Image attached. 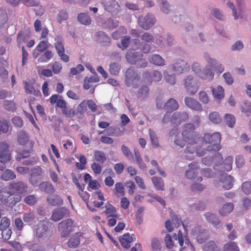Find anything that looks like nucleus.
I'll return each instance as SVG.
<instances>
[{
  "instance_id": "f257e3e1",
  "label": "nucleus",
  "mask_w": 251,
  "mask_h": 251,
  "mask_svg": "<svg viewBox=\"0 0 251 251\" xmlns=\"http://www.w3.org/2000/svg\"><path fill=\"white\" fill-rule=\"evenodd\" d=\"M195 125L192 123L185 125L181 135L187 140V146L184 150V157L186 159L192 160L193 154L196 152L199 156H202L205 153V151L199 147L197 145L198 139L195 136L194 131Z\"/></svg>"
},
{
  "instance_id": "f03ea898",
  "label": "nucleus",
  "mask_w": 251,
  "mask_h": 251,
  "mask_svg": "<svg viewBox=\"0 0 251 251\" xmlns=\"http://www.w3.org/2000/svg\"><path fill=\"white\" fill-rule=\"evenodd\" d=\"M33 234L34 237L39 241L49 239L51 233L49 230L48 222L44 220L40 221L33 228Z\"/></svg>"
},
{
  "instance_id": "7ed1b4c3",
  "label": "nucleus",
  "mask_w": 251,
  "mask_h": 251,
  "mask_svg": "<svg viewBox=\"0 0 251 251\" xmlns=\"http://www.w3.org/2000/svg\"><path fill=\"white\" fill-rule=\"evenodd\" d=\"M236 6L234 3L229 0L226 3V6L232 10V15L234 19L237 20L239 18H242L246 11V5L245 0H235Z\"/></svg>"
},
{
  "instance_id": "20e7f679",
  "label": "nucleus",
  "mask_w": 251,
  "mask_h": 251,
  "mask_svg": "<svg viewBox=\"0 0 251 251\" xmlns=\"http://www.w3.org/2000/svg\"><path fill=\"white\" fill-rule=\"evenodd\" d=\"M221 135L219 132H215L212 134L205 133L203 137V141L206 144H209L207 151H217L221 149L220 142Z\"/></svg>"
},
{
  "instance_id": "39448f33",
  "label": "nucleus",
  "mask_w": 251,
  "mask_h": 251,
  "mask_svg": "<svg viewBox=\"0 0 251 251\" xmlns=\"http://www.w3.org/2000/svg\"><path fill=\"white\" fill-rule=\"evenodd\" d=\"M200 85L199 79L192 75H187L184 80V87L189 95H195L197 92Z\"/></svg>"
},
{
  "instance_id": "423d86ee",
  "label": "nucleus",
  "mask_w": 251,
  "mask_h": 251,
  "mask_svg": "<svg viewBox=\"0 0 251 251\" xmlns=\"http://www.w3.org/2000/svg\"><path fill=\"white\" fill-rule=\"evenodd\" d=\"M101 4L104 9L113 16L117 15L121 10V6L117 0H102Z\"/></svg>"
},
{
  "instance_id": "0eeeda50",
  "label": "nucleus",
  "mask_w": 251,
  "mask_h": 251,
  "mask_svg": "<svg viewBox=\"0 0 251 251\" xmlns=\"http://www.w3.org/2000/svg\"><path fill=\"white\" fill-rule=\"evenodd\" d=\"M173 237L177 240L180 246L183 249L188 248L190 251H195V248L190 241L186 234H183L179 230L177 233L173 234Z\"/></svg>"
},
{
  "instance_id": "6e6552de",
  "label": "nucleus",
  "mask_w": 251,
  "mask_h": 251,
  "mask_svg": "<svg viewBox=\"0 0 251 251\" xmlns=\"http://www.w3.org/2000/svg\"><path fill=\"white\" fill-rule=\"evenodd\" d=\"M140 76L132 68H128L125 74V83L127 87L132 85L137 88L139 81Z\"/></svg>"
},
{
  "instance_id": "1a4fd4ad",
  "label": "nucleus",
  "mask_w": 251,
  "mask_h": 251,
  "mask_svg": "<svg viewBox=\"0 0 251 251\" xmlns=\"http://www.w3.org/2000/svg\"><path fill=\"white\" fill-rule=\"evenodd\" d=\"M191 233L195 236L196 240L199 244L205 242L209 237L208 231L200 226L193 227L191 230Z\"/></svg>"
},
{
  "instance_id": "9d476101",
  "label": "nucleus",
  "mask_w": 251,
  "mask_h": 251,
  "mask_svg": "<svg viewBox=\"0 0 251 251\" xmlns=\"http://www.w3.org/2000/svg\"><path fill=\"white\" fill-rule=\"evenodd\" d=\"M156 23L154 16L151 13H148L146 15L141 16L138 18V24L145 30H148Z\"/></svg>"
},
{
  "instance_id": "9b49d317",
  "label": "nucleus",
  "mask_w": 251,
  "mask_h": 251,
  "mask_svg": "<svg viewBox=\"0 0 251 251\" xmlns=\"http://www.w3.org/2000/svg\"><path fill=\"white\" fill-rule=\"evenodd\" d=\"M73 224V221L70 219L64 220L59 223L58 228L62 237H67L72 232Z\"/></svg>"
},
{
  "instance_id": "f8f14e48",
  "label": "nucleus",
  "mask_w": 251,
  "mask_h": 251,
  "mask_svg": "<svg viewBox=\"0 0 251 251\" xmlns=\"http://www.w3.org/2000/svg\"><path fill=\"white\" fill-rule=\"evenodd\" d=\"M11 159L9 145L6 142H0V163H6Z\"/></svg>"
},
{
  "instance_id": "ddd939ff",
  "label": "nucleus",
  "mask_w": 251,
  "mask_h": 251,
  "mask_svg": "<svg viewBox=\"0 0 251 251\" xmlns=\"http://www.w3.org/2000/svg\"><path fill=\"white\" fill-rule=\"evenodd\" d=\"M0 200L6 206H12L14 205V194L5 188L0 192Z\"/></svg>"
},
{
  "instance_id": "4468645a",
  "label": "nucleus",
  "mask_w": 251,
  "mask_h": 251,
  "mask_svg": "<svg viewBox=\"0 0 251 251\" xmlns=\"http://www.w3.org/2000/svg\"><path fill=\"white\" fill-rule=\"evenodd\" d=\"M172 70L177 74H181L189 70V65L183 59H178L171 66Z\"/></svg>"
},
{
  "instance_id": "2eb2a0df",
  "label": "nucleus",
  "mask_w": 251,
  "mask_h": 251,
  "mask_svg": "<svg viewBox=\"0 0 251 251\" xmlns=\"http://www.w3.org/2000/svg\"><path fill=\"white\" fill-rule=\"evenodd\" d=\"M70 214L69 210L63 207L53 209L52 211V215L50 220L54 222H57L63 219L65 216Z\"/></svg>"
},
{
  "instance_id": "dca6fc26",
  "label": "nucleus",
  "mask_w": 251,
  "mask_h": 251,
  "mask_svg": "<svg viewBox=\"0 0 251 251\" xmlns=\"http://www.w3.org/2000/svg\"><path fill=\"white\" fill-rule=\"evenodd\" d=\"M143 77L148 82L151 84L153 81H160L162 78V75L160 72L156 70L151 72L146 71L143 74Z\"/></svg>"
},
{
  "instance_id": "f3484780",
  "label": "nucleus",
  "mask_w": 251,
  "mask_h": 251,
  "mask_svg": "<svg viewBox=\"0 0 251 251\" xmlns=\"http://www.w3.org/2000/svg\"><path fill=\"white\" fill-rule=\"evenodd\" d=\"M17 141L18 143L22 146L28 145L30 148L32 149L34 142L29 139L28 133L24 130H20L17 134Z\"/></svg>"
},
{
  "instance_id": "a211bd4d",
  "label": "nucleus",
  "mask_w": 251,
  "mask_h": 251,
  "mask_svg": "<svg viewBox=\"0 0 251 251\" xmlns=\"http://www.w3.org/2000/svg\"><path fill=\"white\" fill-rule=\"evenodd\" d=\"M189 118L188 114L185 111L175 112L171 119V123L175 125L178 126L187 120Z\"/></svg>"
},
{
  "instance_id": "6ab92c4d",
  "label": "nucleus",
  "mask_w": 251,
  "mask_h": 251,
  "mask_svg": "<svg viewBox=\"0 0 251 251\" xmlns=\"http://www.w3.org/2000/svg\"><path fill=\"white\" fill-rule=\"evenodd\" d=\"M200 168L198 163L196 162L190 163L188 165V169L185 172V177L190 179L195 178L198 174V170Z\"/></svg>"
},
{
  "instance_id": "aec40b11",
  "label": "nucleus",
  "mask_w": 251,
  "mask_h": 251,
  "mask_svg": "<svg viewBox=\"0 0 251 251\" xmlns=\"http://www.w3.org/2000/svg\"><path fill=\"white\" fill-rule=\"evenodd\" d=\"M184 102L187 107L197 111L201 112L203 110L201 104L196 100L189 97L184 99Z\"/></svg>"
},
{
  "instance_id": "412c9836",
  "label": "nucleus",
  "mask_w": 251,
  "mask_h": 251,
  "mask_svg": "<svg viewBox=\"0 0 251 251\" xmlns=\"http://www.w3.org/2000/svg\"><path fill=\"white\" fill-rule=\"evenodd\" d=\"M143 54L140 52H136L134 50H129L127 51L126 58L128 63L131 64H136Z\"/></svg>"
},
{
  "instance_id": "4be33fe9",
  "label": "nucleus",
  "mask_w": 251,
  "mask_h": 251,
  "mask_svg": "<svg viewBox=\"0 0 251 251\" xmlns=\"http://www.w3.org/2000/svg\"><path fill=\"white\" fill-rule=\"evenodd\" d=\"M220 182L223 183V187L224 189L229 190L233 185L234 178L231 176L223 174L221 177Z\"/></svg>"
},
{
  "instance_id": "5701e85b",
  "label": "nucleus",
  "mask_w": 251,
  "mask_h": 251,
  "mask_svg": "<svg viewBox=\"0 0 251 251\" xmlns=\"http://www.w3.org/2000/svg\"><path fill=\"white\" fill-rule=\"evenodd\" d=\"M214 73L209 65L205 66L201 73L200 77L203 80L211 81L213 79Z\"/></svg>"
},
{
  "instance_id": "b1692460",
  "label": "nucleus",
  "mask_w": 251,
  "mask_h": 251,
  "mask_svg": "<svg viewBox=\"0 0 251 251\" xmlns=\"http://www.w3.org/2000/svg\"><path fill=\"white\" fill-rule=\"evenodd\" d=\"M135 239V236L134 234L130 235L129 233L124 234L120 239V242L124 248L128 249L130 247V244Z\"/></svg>"
},
{
  "instance_id": "393cba45",
  "label": "nucleus",
  "mask_w": 251,
  "mask_h": 251,
  "mask_svg": "<svg viewBox=\"0 0 251 251\" xmlns=\"http://www.w3.org/2000/svg\"><path fill=\"white\" fill-rule=\"evenodd\" d=\"M212 95L217 100H222L225 97V90L223 87L218 85L215 87H211Z\"/></svg>"
},
{
  "instance_id": "a878e982",
  "label": "nucleus",
  "mask_w": 251,
  "mask_h": 251,
  "mask_svg": "<svg viewBox=\"0 0 251 251\" xmlns=\"http://www.w3.org/2000/svg\"><path fill=\"white\" fill-rule=\"evenodd\" d=\"M203 251H220V247L213 240L206 242L202 246Z\"/></svg>"
},
{
  "instance_id": "bb28decb",
  "label": "nucleus",
  "mask_w": 251,
  "mask_h": 251,
  "mask_svg": "<svg viewBox=\"0 0 251 251\" xmlns=\"http://www.w3.org/2000/svg\"><path fill=\"white\" fill-rule=\"evenodd\" d=\"M99 81V78L97 74H95L90 77H86L84 79L83 88L86 90H88L92 86L93 83L97 82Z\"/></svg>"
},
{
  "instance_id": "cd10ccee",
  "label": "nucleus",
  "mask_w": 251,
  "mask_h": 251,
  "mask_svg": "<svg viewBox=\"0 0 251 251\" xmlns=\"http://www.w3.org/2000/svg\"><path fill=\"white\" fill-rule=\"evenodd\" d=\"M54 46L58 54L65 52V48L62 38L57 36L54 39Z\"/></svg>"
},
{
  "instance_id": "c85d7f7f",
  "label": "nucleus",
  "mask_w": 251,
  "mask_h": 251,
  "mask_svg": "<svg viewBox=\"0 0 251 251\" xmlns=\"http://www.w3.org/2000/svg\"><path fill=\"white\" fill-rule=\"evenodd\" d=\"M150 62L156 66H163L165 64V60L158 54H153L149 58Z\"/></svg>"
},
{
  "instance_id": "c756f323",
  "label": "nucleus",
  "mask_w": 251,
  "mask_h": 251,
  "mask_svg": "<svg viewBox=\"0 0 251 251\" xmlns=\"http://www.w3.org/2000/svg\"><path fill=\"white\" fill-rule=\"evenodd\" d=\"M206 220L211 223L213 226H217L220 225V221L218 217L214 213L206 212L204 214Z\"/></svg>"
},
{
  "instance_id": "7c9ffc66",
  "label": "nucleus",
  "mask_w": 251,
  "mask_h": 251,
  "mask_svg": "<svg viewBox=\"0 0 251 251\" xmlns=\"http://www.w3.org/2000/svg\"><path fill=\"white\" fill-rule=\"evenodd\" d=\"M105 210L104 213L106 215L107 218L111 217H118L116 214V208L110 203H106L104 206Z\"/></svg>"
},
{
  "instance_id": "2f4dec72",
  "label": "nucleus",
  "mask_w": 251,
  "mask_h": 251,
  "mask_svg": "<svg viewBox=\"0 0 251 251\" xmlns=\"http://www.w3.org/2000/svg\"><path fill=\"white\" fill-rule=\"evenodd\" d=\"M164 107L167 111H172L177 109L179 105L176 100L171 98L165 103Z\"/></svg>"
},
{
  "instance_id": "473e14b6",
  "label": "nucleus",
  "mask_w": 251,
  "mask_h": 251,
  "mask_svg": "<svg viewBox=\"0 0 251 251\" xmlns=\"http://www.w3.org/2000/svg\"><path fill=\"white\" fill-rule=\"evenodd\" d=\"M234 205L232 203H226L220 208L219 213L222 216H226L232 211Z\"/></svg>"
},
{
  "instance_id": "72a5a7b5",
  "label": "nucleus",
  "mask_w": 251,
  "mask_h": 251,
  "mask_svg": "<svg viewBox=\"0 0 251 251\" xmlns=\"http://www.w3.org/2000/svg\"><path fill=\"white\" fill-rule=\"evenodd\" d=\"M149 133L150 136V141L151 145L154 148H158L159 147V143L158 137L155 132L152 129H149Z\"/></svg>"
},
{
  "instance_id": "f704fd0d",
  "label": "nucleus",
  "mask_w": 251,
  "mask_h": 251,
  "mask_svg": "<svg viewBox=\"0 0 251 251\" xmlns=\"http://www.w3.org/2000/svg\"><path fill=\"white\" fill-rule=\"evenodd\" d=\"M22 218L23 221L25 223L30 225L32 223L35 221L36 216L33 212L27 211L24 213Z\"/></svg>"
},
{
  "instance_id": "c9c22d12",
  "label": "nucleus",
  "mask_w": 251,
  "mask_h": 251,
  "mask_svg": "<svg viewBox=\"0 0 251 251\" xmlns=\"http://www.w3.org/2000/svg\"><path fill=\"white\" fill-rule=\"evenodd\" d=\"M158 4L161 11L165 14H168L170 13L171 9L169 3L165 0H157Z\"/></svg>"
},
{
  "instance_id": "e433bc0d",
  "label": "nucleus",
  "mask_w": 251,
  "mask_h": 251,
  "mask_svg": "<svg viewBox=\"0 0 251 251\" xmlns=\"http://www.w3.org/2000/svg\"><path fill=\"white\" fill-rule=\"evenodd\" d=\"M48 202L51 205L56 206L62 204L63 200L58 195H52L48 197L47 199Z\"/></svg>"
},
{
  "instance_id": "4c0bfd02",
  "label": "nucleus",
  "mask_w": 251,
  "mask_h": 251,
  "mask_svg": "<svg viewBox=\"0 0 251 251\" xmlns=\"http://www.w3.org/2000/svg\"><path fill=\"white\" fill-rule=\"evenodd\" d=\"M149 89L146 85H142L138 90L137 96L138 98L144 100L148 97Z\"/></svg>"
},
{
  "instance_id": "58836bf2",
  "label": "nucleus",
  "mask_w": 251,
  "mask_h": 251,
  "mask_svg": "<svg viewBox=\"0 0 251 251\" xmlns=\"http://www.w3.org/2000/svg\"><path fill=\"white\" fill-rule=\"evenodd\" d=\"M16 176L15 173L10 169H6L1 175L0 178L5 181H9L14 179Z\"/></svg>"
},
{
  "instance_id": "ea45409f",
  "label": "nucleus",
  "mask_w": 251,
  "mask_h": 251,
  "mask_svg": "<svg viewBox=\"0 0 251 251\" xmlns=\"http://www.w3.org/2000/svg\"><path fill=\"white\" fill-rule=\"evenodd\" d=\"M121 69L120 64L116 62H112L109 66V72L113 75H117Z\"/></svg>"
},
{
  "instance_id": "a19ab883",
  "label": "nucleus",
  "mask_w": 251,
  "mask_h": 251,
  "mask_svg": "<svg viewBox=\"0 0 251 251\" xmlns=\"http://www.w3.org/2000/svg\"><path fill=\"white\" fill-rule=\"evenodd\" d=\"M40 189L49 194H52L54 192L53 186L49 182H43L41 183Z\"/></svg>"
},
{
  "instance_id": "79ce46f5",
  "label": "nucleus",
  "mask_w": 251,
  "mask_h": 251,
  "mask_svg": "<svg viewBox=\"0 0 251 251\" xmlns=\"http://www.w3.org/2000/svg\"><path fill=\"white\" fill-rule=\"evenodd\" d=\"M151 180L154 187L157 190L162 191L164 190V182L161 177L153 176Z\"/></svg>"
},
{
  "instance_id": "37998d69",
  "label": "nucleus",
  "mask_w": 251,
  "mask_h": 251,
  "mask_svg": "<svg viewBox=\"0 0 251 251\" xmlns=\"http://www.w3.org/2000/svg\"><path fill=\"white\" fill-rule=\"evenodd\" d=\"M11 187L15 189L18 193L21 194L25 192L27 189L26 185L21 181L12 183Z\"/></svg>"
},
{
  "instance_id": "c03bdc74",
  "label": "nucleus",
  "mask_w": 251,
  "mask_h": 251,
  "mask_svg": "<svg viewBox=\"0 0 251 251\" xmlns=\"http://www.w3.org/2000/svg\"><path fill=\"white\" fill-rule=\"evenodd\" d=\"M164 79L168 83L174 85L176 83V76L175 74H169L167 71L163 73Z\"/></svg>"
},
{
  "instance_id": "a18cd8bd",
  "label": "nucleus",
  "mask_w": 251,
  "mask_h": 251,
  "mask_svg": "<svg viewBox=\"0 0 251 251\" xmlns=\"http://www.w3.org/2000/svg\"><path fill=\"white\" fill-rule=\"evenodd\" d=\"M80 243L79 235L78 233L73 235L68 241V246L70 248H75L77 247Z\"/></svg>"
},
{
  "instance_id": "49530a36",
  "label": "nucleus",
  "mask_w": 251,
  "mask_h": 251,
  "mask_svg": "<svg viewBox=\"0 0 251 251\" xmlns=\"http://www.w3.org/2000/svg\"><path fill=\"white\" fill-rule=\"evenodd\" d=\"M77 18L79 22L83 25H88L91 23L90 17L85 13H80Z\"/></svg>"
},
{
  "instance_id": "de8ad7c7",
  "label": "nucleus",
  "mask_w": 251,
  "mask_h": 251,
  "mask_svg": "<svg viewBox=\"0 0 251 251\" xmlns=\"http://www.w3.org/2000/svg\"><path fill=\"white\" fill-rule=\"evenodd\" d=\"M95 160L101 163H103L106 159L105 153L100 151H96L94 152Z\"/></svg>"
},
{
  "instance_id": "09e8293b",
  "label": "nucleus",
  "mask_w": 251,
  "mask_h": 251,
  "mask_svg": "<svg viewBox=\"0 0 251 251\" xmlns=\"http://www.w3.org/2000/svg\"><path fill=\"white\" fill-rule=\"evenodd\" d=\"M225 122L230 127H233L235 123V117L230 114H226L225 116Z\"/></svg>"
},
{
  "instance_id": "8fccbe9b",
  "label": "nucleus",
  "mask_w": 251,
  "mask_h": 251,
  "mask_svg": "<svg viewBox=\"0 0 251 251\" xmlns=\"http://www.w3.org/2000/svg\"><path fill=\"white\" fill-rule=\"evenodd\" d=\"M209 119L211 122L215 124H219L222 121L219 113L217 112H212L209 113Z\"/></svg>"
},
{
  "instance_id": "3c124183",
  "label": "nucleus",
  "mask_w": 251,
  "mask_h": 251,
  "mask_svg": "<svg viewBox=\"0 0 251 251\" xmlns=\"http://www.w3.org/2000/svg\"><path fill=\"white\" fill-rule=\"evenodd\" d=\"M97 36L99 41L100 42L109 43L110 42V38L103 31H100L97 32Z\"/></svg>"
},
{
  "instance_id": "603ef678",
  "label": "nucleus",
  "mask_w": 251,
  "mask_h": 251,
  "mask_svg": "<svg viewBox=\"0 0 251 251\" xmlns=\"http://www.w3.org/2000/svg\"><path fill=\"white\" fill-rule=\"evenodd\" d=\"M140 39L146 43H152L155 40L154 36L149 32H145L140 36Z\"/></svg>"
},
{
  "instance_id": "864d4df0",
  "label": "nucleus",
  "mask_w": 251,
  "mask_h": 251,
  "mask_svg": "<svg viewBox=\"0 0 251 251\" xmlns=\"http://www.w3.org/2000/svg\"><path fill=\"white\" fill-rule=\"evenodd\" d=\"M211 14L216 19L223 21L225 20V16L222 11L218 8H213L211 10Z\"/></svg>"
},
{
  "instance_id": "5fc2aeb1",
  "label": "nucleus",
  "mask_w": 251,
  "mask_h": 251,
  "mask_svg": "<svg viewBox=\"0 0 251 251\" xmlns=\"http://www.w3.org/2000/svg\"><path fill=\"white\" fill-rule=\"evenodd\" d=\"M121 150L124 155L129 160H132L133 159V154L129 149L125 145H122Z\"/></svg>"
},
{
  "instance_id": "6e6d98bb",
  "label": "nucleus",
  "mask_w": 251,
  "mask_h": 251,
  "mask_svg": "<svg viewBox=\"0 0 251 251\" xmlns=\"http://www.w3.org/2000/svg\"><path fill=\"white\" fill-rule=\"evenodd\" d=\"M224 251H239V249L235 242H229L225 245Z\"/></svg>"
},
{
  "instance_id": "4d7b16f0",
  "label": "nucleus",
  "mask_w": 251,
  "mask_h": 251,
  "mask_svg": "<svg viewBox=\"0 0 251 251\" xmlns=\"http://www.w3.org/2000/svg\"><path fill=\"white\" fill-rule=\"evenodd\" d=\"M233 158L231 156H228L226 158L224 164L222 165L224 170L226 171H229L232 169Z\"/></svg>"
},
{
  "instance_id": "13d9d810",
  "label": "nucleus",
  "mask_w": 251,
  "mask_h": 251,
  "mask_svg": "<svg viewBox=\"0 0 251 251\" xmlns=\"http://www.w3.org/2000/svg\"><path fill=\"white\" fill-rule=\"evenodd\" d=\"M199 100L204 104H207L209 101V97L208 94L204 91H201L199 93Z\"/></svg>"
},
{
  "instance_id": "bf43d9fd",
  "label": "nucleus",
  "mask_w": 251,
  "mask_h": 251,
  "mask_svg": "<svg viewBox=\"0 0 251 251\" xmlns=\"http://www.w3.org/2000/svg\"><path fill=\"white\" fill-rule=\"evenodd\" d=\"M126 33V29L124 27H120L116 31L112 33V38L115 40L119 39L120 37Z\"/></svg>"
},
{
  "instance_id": "052dcab7",
  "label": "nucleus",
  "mask_w": 251,
  "mask_h": 251,
  "mask_svg": "<svg viewBox=\"0 0 251 251\" xmlns=\"http://www.w3.org/2000/svg\"><path fill=\"white\" fill-rule=\"evenodd\" d=\"M75 157L79 159V161L80 163H76V166L77 167V168L82 170L84 168V165L86 164V157L83 155H76Z\"/></svg>"
},
{
  "instance_id": "680f3d73",
  "label": "nucleus",
  "mask_w": 251,
  "mask_h": 251,
  "mask_svg": "<svg viewBox=\"0 0 251 251\" xmlns=\"http://www.w3.org/2000/svg\"><path fill=\"white\" fill-rule=\"evenodd\" d=\"M115 189L116 191V195L117 196L119 197L124 195V187L122 183H116L115 185Z\"/></svg>"
},
{
  "instance_id": "e2e57ef3",
  "label": "nucleus",
  "mask_w": 251,
  "mask_h": 251,
  "mask_svg": "<svg viewBox=\"0 0 251 251\" xmlns=\"http://www.w3.org/2000/svg\"><path fill=\"white\" fill-rule=\"evenodd\" d=\"M37 201V198L33 195H28L24 199L25 202L30 206L34 205Z\"/></svg>"
},
{
  "instance_id": "0e129e2a",
  "label": "nucleus",
  "mask_w": 251,
  "mask_h": 251,
  "mask_svg": "<svg viewBox=\"0 0 251 251\" xmlns=\"http://www.w3.org/2000/svg\"><path fill=\"white\" fill-rule=\"evenodd\" d=\"M243 192L246 195H249L251 193V181H245L243 182L241 186Z\"/></svg>"
},
{
  "instance_id": "69168bd1",
  "label": "nucleus",
  "mask_w": 251,
  "mask_h": 251,
  "mask_svg": "<svg viewBox=\"0 0 251 251\" xmlns=\"http://www.w3.org/2000/svg\"><path fill=\"white\" fill-rule=\"evenodd\" d=\"M191 68L193 72L200 77L202 71L200 63L197 62H194L192 64Z\"/></svg>"
},
{
  "instance_id": "338daca9",
  "label": "nucleus",
  "mask_w": 251,
  "mask_h": 251,
  "mask_svg": "<svg viewBox=\"0 0 251 251\" xmlns=\"http://www.w3.org/2000/svg\"><path fill=\"white\" fill-rule=\"evenodd\" d=\"M84 70V67L81 65L78 64L75 67L72 68L70 71V75H76L81 72H82Z\"/></svg>"
},
{
  "instance_id": "774afa93",
  "label": "nucleus",
  "mask_w": 251,
  "mask_h": 251,
  "mask_svg": "<svg viewBox=\"0 0 251 251\" xmlns=\"http://www.w3.org/2000/svg\"><path fill=\"white\" fill-rule=\"evenodd\" d=\"M223 77L226 84L227 85H231L234 82V79L231 73L229 72L225 73L223 75Z\"/></svg>"
}]
</instances>
